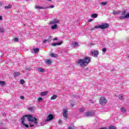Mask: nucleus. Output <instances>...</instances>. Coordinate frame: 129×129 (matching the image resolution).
Masks as SVG:
<instances>
[{
  "mask_svg": "<svg viewBox=\"0 0 129 129\" xmlns=\"http://www.w3.org/2000/svg\"><path fill=\"white\" fill-rule=\"evenodd\" d=\"M25 117H27L28 121H31V122H34L35 124H38V119L35 117H33L32 115H25L23 116L21 118V123L24 125L26 127H29V125L25 123Z\"/></svg>",
  "mask_w": 129,
  "mask_h": 129,
  "instance_id": "obj_1",
  "label": "nucleus"
},
{
  "mask_svg": "<svg viewBox=\"0 0 129 129\" xmlns=\"http://www.w3.org/2000/svg\"><path fill=\"white\" fill-rule=\"evenodd\" d=\"M90 57L86 56L84 59H78L77 64L80 65V66H81V67H86L87 64H89V63H90Z\"/></svg>",
  "mask_w": 129,
  "mask_h": 129,
  "instance_id": "obj_2",
  "label": "nucleus"
},
{
  "mask_svg": "<svg viewBox=\"0 0 129 129\" xmlns=\"http://www.w3.org/2000/svg\"><path fill=\"white\" fill-rule=\"evenodd\" d=\"M107 103V99L104 97H101L99 100V104L101 105H106Z\"/></svg>",
  "mask_w": 129,
  "mask_h": 129,
  "instance_id": "obj_3",
  "label": "nucleus"
},
{
  "mask_svg": "<svg viewBox=\"0 0 129 129\" xmlns=\"http://www.w3.org/2000/svg\"><path fill=\"white\" fill-rule=\"evenodd\" d=\"M109 27V24L108 23H103L102 25H101V30H104L107 29Z\"/></svg>",
  "mask_w": 129,
  "mask_h": 129,
  "instance_id": "obj_4",
  "label": "nucleus"
},
{
  "mask_svg": "<svg viewBox=\"0 0 129 129\" xmlns=\"http://www.w3.org/2000/svg\"><path fill=\"white\" fill-rule=\"evenodd\" d=\"M53 119L54 115H53L52 114H49L45 120V121H50V120H52Z\"/></svg>",
  "mask_w": 129,
  "mask_h": 129,
  "instance_id": "obj_5",
  "label": "nucleus"
},
{
  "mask_svg": "<svg viewBox=\"0 0 129 129\" xmlns=\"http://www.w3.org/2000/svg\"><path fill=\"white\" fill-rule=\"evenodd\" d=\"M62 115L63 117H64L65 119H67L68 118V115L67 114V109H63Z\"/></svg>",
  "mask_w": 129,
  "mask_h": 129,
  "instance_id": "obj_6",
  "label": "nucleus"
},
{
  "mask_svg": "<svg viewBox=\"0 0 129 129\" xmlns=\"http://www.w3.org/2000/svg\"><path fill=\"white\" fill-rule=\"evenodd\" d=\"M93 113L91 111H88L85 113V116H92Z\"/></svg>",
  "mask_w": 129,
  "mask_h": 129,
  "instance_id": "obj_7",
  "label": "nucleus"
},
{
  "mask_svg": "<svg viewBox=\"0 0 129 129\" xmlns=\"http://www.w3.org/2000/svg\"><path fill=\"white\" fill-rule=\"evenodd\" d=\"M59 23V20L57 19H54L53 21H50L49 22L50 25H53V24H58Z\"/></svg>",
  "mask_w": 129,
  "mask_h": 129,
  "instance_id": "obj_8",
  "label": "nucleus"
},
{
  "mask_svg": "<svg viewBox=\"0 0 129 129\" xmlns=\"http://www.w3.org/2000/svg\"><path fill=\"white\" fill-rule=\"evenodd\" d=\"M63 43V41H60L58 43H53L51 44V46H60V45H62V43Z\"/></svg>",
  "mask_w": 129,
  "mask_h": 129,
  "instance_id": "obj_9",
  "label": "nucleus"
},
{
  "mask_svg": "<svg viewBox=\"0 0 129 129\" xmlns=\"http://www.w3.org/2000/svg\"><path fill=\"white\" fill-rule=\"evenodd\" d=\"M35 9L36 10H45V8L38 6L37 5L35 6Z\"/></svg>",
  "mask_w": 129,
  "mask_h": 129,
  "instance_id": "obj_10",
  "label": "nucleus"
},
{
  "mask_svg": "<svg viewBox=\"0 0 129 129\" xmlns=\"http://www.w3.org/2000/svg\"><path fill=\"white\" fill-rule=\"evenodd\" d=\"M21 75V73L20 72H15L14 74V77H18Z\"/></svg>",
  "mask_w": 129,
  "mask_h": 129,
  "instance_id": "obj_11",
  "label": "nucleus"
},
{
  "mask_svg": "<svg viewBox=\"0 0 129 129\" xmlns=\"http://www.w3.org/2000/svg\"><path fill=\"white\" fill-rule=\"evenodd\" d=\"M45 63L47 65H51L52 64V60L51 59H47L45 61Z\"/></svg>",
  "mask_w": 129,
  "mask_h": 129,
  "instance_id": "obj_12",
  "label": "nucleus"
},
{
  "mask_svg": "<svg viewBox=\"0 0 129 129\" xmlns=\"http://www.w3.org/2000/svg\"><path fill=\"white\" fill-rule=\"evenodd\" d=\"M91 54H92L93 55H95V56H97V55H98L99 54V52L97 50H94L91 52Z\"/></svg>",
  "mask_w": 129,
  "mask_h": 129,
  "instance_id": "obj_13",
  "label": "nucleus"
},
{
  "mask_svg": "<svg viewBox=\"0 0 129 129\" xmlns=\"http://www.w3.org/2000/svg\"><path fill=\"white\" fill-rule=\"evenodd\" d=\"M120 14V11H116V10H114L113 11V15H118V14Z\"/></svg>",
  "mask_w": 129,
  "mask_h": 129,
  "instance_id": "obj_14",
  "label": "nucleus"
},
{
  "mask_svg": "<svg viewBox=\"0 0 129 129\" xmlns=\"http://www.w3.org/2000/svg\"><path fill=\"white\" fill-rule=\"evenodd\" d=\"M12 7H13V6H12V5H8L7 6H5V10H10V9H12Z\"/></svg>",
  "mask_w": 129,
  "mask_h": 129,
  "instance_id": "obj_15",
  "label": "nucleus"
},
{
  "mask_svg": "<svg viewBox=\"0 0 129 129\" xmlns=\"http://www.w3.org/2000/svg\"><path fill=\"white\" fill-rule=\"evenodd\" d=\"M48 94L47 91H44L41 93L40 95L41 96H45V95H47Z\"/></svg>",
  "mask_w": 129,
  "mask_h": 129,
  "instance_id": "obj_16",
  "label": "nucleus"
},
{
  "mask_svg": "<svg viewBox=\"0 0 129 129\" xmlns=\"http://www.w3.org/2000/svg\"><path fill=\"white\" fill-rule=\"evenodd\" d=\"M50 28L52 30H55V29H57V28H58V25H57V24H54V25L51 26Z\"/></svg>",
  "mask_w": 129,
  "mask_h": 129,
  "instance_id": "obj_17",
  "label": "nucleus"
},
{
  "mask_svg": "<svg viewBox=\"0 0 129 129\" xmlns=\"http://www.w3.org/2000/svg\"><path fill=\"white\" fill-rule=\"evenodd\" d=\"M57 97H58V96L57 95H53V96L51 97L50 100H54L56 99V98H57Z\"/></svg>",
  "mask_w": 129,
  "mask_h": 129,
  "instance_id": "obj_18",
  "label": "nucleus"
},
{
  "mask_svg": "<svg viewBox=\"0 0 129 129\" xmlns=\"http://www.w3.org/2000/svg\"><path fill=\"white\" fill-rule=\"evenodd\" d=\"M91 18L96 19V18H97V17H98V15H97V14H93L91 15Z\"/></svg>",
  "mask_w": 129,
  "mask_h": 129,
  "instance_id": "obj_19",
  "label": "nucleus"
},
{
  "mask_svg": "<svg viewBox=\"0 0 129 129\" xmlns=\"http://www.w3.org/2000/svg\"><path fill=\"white\" fill-rule=\"evenodd\" d=\"M58 55L57 54H55L53 53H51L50 54V57H52V58H56V57H57Z\"/></svg>",
  "mask_w": 129,
  "mask_h": 129,
  "instance_id": "obj_20",
  "label": "nucleus"
},
{
  "mask_svg": "<svg viewBox=\"0 0 129 129\" xmlns=\"http://www.w3.org/2000/svg\"><path fill=\"white\" fill-rule=\"evenodd\" d=\"M51 36H49V40H43V43H46V42H51Z\"/></svg>",
  "mask_w": 129,
  "mask_h": 129,
  "instance_id": "obj_21",
  "label": "nucleus"
},
{
  "mask_svg": "<svg viewBox=\"0 0 129 129\" xmlns=\"http://www.w3.org/2000/svg\"><path fill=\"white\" fill-rule=\"evenodd\" d=\"M125 14H126V10H124L122 12L121 17H123V16H125Z\"/></svg>",
  "mask_w": 129,
  "mask_h": 129,
  "instance_id": "obj_22",
  "label": "nucleus"
},
{
  "mask_svg": "<svg viewBox=\"0 0 129 129\" xmlns=\"http://www.w3.org/2000/svg\"><path fill=\"white\" fill-rule=\"evenodd\" d=\"M121 111H122V112H126V110H125V108H124V107H122L120 108Z\"/></svg>",
  "mask_w": 129,
  "mask_h": 129,
  "instance_id": "obj_23",
  "label": "nucleus"
},
{
  "mask_svg": "<svg viewBox=\"0 0 129 129\" xmlns=\"http://www.w3.org/2000/svg\"><path fill=\"white\" fill-rule=\"evenodd\" d=\"M38 71H39V72H42V73L45 72V70H44V69L42 68H38Z\"/></svg>",
  "mask_w": 129,
  "mask_h": 129,
  "instance_id": "obj_24",
  "label": "nucleus"
},
{
  "mask_svg": "<svg viewBox=\"0 0 129 129\" xmlns=\"http://www.w3.org/2000/svg\"><path fill=\"white\" fill-rule=\"evenodd\" d=\"M6 84V82L5 81H0V85L2 86H4Z\"/></svg>",
  "mask_w": 129,
  "mask_h": 129,
  "instance_id": "obj_25",
  "label": "nucleus"
},
{
  "mask_svg": "<svg viewBox=\"0 0 129 129\" xmlns=\"http://www.w3.org/2000/svg\"><path fill=\"white\" fill-rule=\"evenodd\" d=\"M119 99H120V100H124V98H123V96H122V95L121 94L119 95Z\"/></svg>",
  "mask_w": 129,
  "mask_h": 129,
  "instance_id": "obj_26",
  "label": "nucleus"
},
{
  "mask_svg": "<svg viewBox=\"0 0 129 129\" xmlns=\"http://www.w3.org/2000/svg\"><path fill=\"white\" fill-rule=\"evenodd\" d=\"M109 129H116L115 128V126H113V125H110L108 127Z\"/></svg>",
  "mask_w": 129,
  "mask_h": 129,
  "instance_id": "obj_27",
  "label": "nucleus"
},
{
  "mask_svg": "<svg viewBox=\"0 0 129 129\" xmlns=\"http://www.w3.org/2000/svg\"><path fill=\"white\" fill-rule=\"evenodd\" d=\"M94 29H101V25H97L95 26Z\"/></svg>",
  "mask_w": 129,
  "mask_h": 129,
  "instance_id": "obj_28",
  "label": "nucleus"
},
{
  "mask_svg": "<svg viewBox=\"0 0 129 129\" xmlns=\"http://www.w3.org/2000/svg\"><path fill=\"white\" fill-rule=\"evenodd\" d=\"M28 109H29V111H34V107H30L28 108Z\"/></svg>",
  "mask_w": 129,
  "mask_h": 129,
  "instance_id": "obj_29",
  "label": "nucleus"
},
{
  "mask_svg": "<svg viewBox=\"0 0 129 129\" xmlns=\"http://www.w3.org/2000/svg\"><path fill=\"white\" fill-rule=\"evenodd\" d=\"M84 109L83 108H80L79 109L80 112H84Z\"/></svg>",
  "mask_w": 129,
  "mask_h": 129,
  "instance_id": "obj_30",
  "label": "nucleus"
},
{
  "mask_svg": "<svg viewBox=\"0 0 129 129\" xmlns=\"http://www.w3.org/2000/svg\"><path fill=\"white\" fill-rule=\"evenodd\" d=\"M68 129H75V127L74 126L70 125L69 126Z\"/></svg>",
  "mask_w": 129,
  "mask_h": 129,
  "instance_id": "obj_31",
  "label": "nucleus"
},
{
  "mask_svg": "<svg viewBox=\"0 0 129 129\" xmlns=\"http://www.w3.org/2000/svg\"><path fill=\"white\" fill-rule=\"evenodd\" d=\"M34 53H38L39 51V48H35L33 50Z\"/></svg>",
  "mask_w": 129,
  "mask_h": 129,
  "instance_id": "obj_32",
  "label": "nucleus"
},
{
  "mask_svg": "<svg viewBox=\"0 0 129 129\" xmlns=\"http://www.w3.org/2000/svg\"><path fill=\"white\" fill-rule=\"evenodd\" d=\"M43 100V98H42V97H38V101H39V102L42 101Z\"/></svg>",
  "mask_w": 129,
  "mask_h": 129,
  "instance_id": "obj_33",
  "label": "nucleus"
},
{
  "mask_svg": "<svg viewBox=\"0 0 129 129\" xmlns=\"http://www.w3.org/2000/svg\"><path fill=\"white\" fill-rule=\"evenodd\" d=\"M107 4V2H102V3H101V5L102 6H106V4Z\"/></svg>",
  "mask_w": 129,
  "mask_h": 129,
  "instance_id": "obj_34",
  "label": "nucleus"
},
{
  "mask_svg": "<svg viewBox=\"0 0 129 129\" xmlns=\"http://www.w3.org/2000/svg\"><path fill=\"white\" fill-rule=\"evenodd\" d=\"M73 46H74V47H76V46H77V45H78V42H75L74 43H73Z\"/></svg>",
  "mask_w": 129,
  "mask_h": 129,
  "instance_id": "obj_35",
  "label": "nucleus"
},
{
  "mask_svg": "<svg viewBox=\"0 0 129 129\" xmlns=\"http://www.w3.org/2000/svg\"><path fill=\"white\" fill-rule=\"evenodd\" d=\"M0 32H1V33H3L4 32H5V29L1 28V29H0Z\"/></svg>",
  "mask_w": 129,
  "mask_h": 129,
  "instance_id": "obj_36",
  "label": "nucleus"
},
{
  "mask_svg": "<svg viewBox=\"0 0 129 129\" xmlns=\"http://www.w3.org/2000/svg\"><path fill=\"white\" fill-rule=\"evenodd\" d=\"M20 83H21L22 84H24V83H25V81L23 79L21 80Z\"/></svg>",
  "mask_w": 129,
  "mask_h": 129,
  "instance_id": "obj_37",
  "label": "nucleus"
},
{
  "mask_svg": "<svg viewBox=\"0 0 129 129\" xmlns=\"http://www.w3.org/2000/svg\"><path fill=\"white\" fill-rule=\"evenodd\" d=\"M62 123V120H59L58 121V124H61Z\"/></svg>",
  "mask_w": 129,
  "mask_h": 129,
  "instance_id": "obj_38",
  "label": "nucleus"
},
{
  "mask_svg": "<svg viewBox=\"0 0 129 129\" xmlns=\"http://www.w3.org/2000/svg\"><path fill=\"white\" fill-rule=\"evenodd\" d=\"M14 41H15L16 42H18V41H19V38L16 37L15 38H14Z\"/></svg>",
  "mask_w": 129,
  "mask_h": 129,
  "instance_id": "obj_39",
  "label": "nucleus"
},
{
  "mask_svg": "<svg viewBox=\"0 0 129 129\" xmlns=\"http://www.w3.org/2000/svg\"><path fill=\"white\" fill-rule=\"evenodd\" d=\"M102 51L104 52H106V48H103L102 49Z\"/></svg>",
  "mask_w": 129,
  "mask_h": 129,
  "instance_id": "obj_40",
  "label": "nucleus"
},
{
  "mask_svg": "<svg viewBox=\"0 0 129 129\" xmlns=\"http://www.w3.org/2000/svg\"><path fill=\"white\" fill-rule=\"evenodd\" d=\"M20 98L21 99H25V97H24L23 96H21Z\"/></svg>",
  "mask_w": 129,
  "mask_h": 129,
  "instance_id": "obj_41",
  "label": "nucleus"
},
{
  "mask_svg": "<svg viewBox=\"0 0 129 129\" xmlns=\"http://www.w3.org/2000/svg\"><path fill=\"white\" fill-rule=\"evenodd\" d=\"M71 106H72V107H74V105H75V103H71Z\"/></svg>",
  "mask_w": 129,
  "mask_h": 129,
  "instance_id": "obj_42",
  "label": "nucleus"
},
{
  "mask_svg": "<svg viewBox=\"0 0 129 129\" xmlns=\"http://www.w3.org/2000/svg\"><path fill=\"white\" fill-rule=\"evenodd\" d=\"M89 102H91V103H92V104L94 103L93 102V101H92V100H89Z\"/></svg>",
  "mask_w": 129,
  "mask_h": 129,
  "instance_id": "obj_43",
  "label": "nucleus"
},
{
  "mask_svg": "<svg viewBox=\"0 0 129 129\" xmlns=\"http://www.w3.org/2000/svg\"><path fill=\"white\" fill-rule=\"evenodd\" d=\"M50 8L51 9H53V8H55V6H54V5H52V6H51L50 7Z\"/></svg>",
  "mask_w": 129,
  "mask_h": 129,
  "instance_id": "obj_44",
  "label": "nucleus"
},
{
  "mask_svg": "<svg viewBox=\"0 0 129 129\" xmlns=\"http://www.w3.org/2000/svg\"><path fill=\"white\" fill-rule=\"evenodd\" d=\"M30 127H33V126H34V124H30Z\"/></svg>",
  "mask_w": 129,
  "mask_h": 129,
  "instance_id": "obj_45",
  "label": "nucleus"
},
{
  "mask_svg": "<svg viewBox=\"0 0 129 129\" xmlns=\"http://www.w3.org/2000/svg\"><path fill=\"white\" fill-rule=\"evenodd\" d=\"M0 20L3 21V16H0Z\"/></svg>",
  "mask_w": 129,
  "mask_h": 129,
  "instance_id": "obj_46",
  "label": "nucleus"
},
{
  "mask_svg": "<svg viewBox=\"0 0 129 129\" xmlns=\"http://www.w3.org/2000/svg\"><path fill=\"white\" fill-rule=\"evenodd\" d=\"M58 40V39H57V38H54L53 39V41H57Z\"/></svg>",
  "mask_w": 129,
  "mask_h": 129,
  "instance_id": "obj_47",
  "label": "nucleus"
},
{
  "mask_svg": "<svg viewBox=\"0 0 129 129\" xmlns=\"http://www.w3.org/2000/svg\"><path fill=\"white\" fill-rule=\"evenodd\" d=\"M99 129H107V128L104 127L100 128Z\"/></svg>",
  "mask_w": 129,
  "mask_h": 129,
  "instance_id": "obj_48",
  "label": "nucleus"
},
{
  "mask_svg": "<svg viewBox=\"0 0 129 129\" xmlns=\"http://www.w3.org/2000/svg\"><path fill=\"white\" fill-rule=\"evenodd\" d=\"M42 1H47V2H52V0H42Z\"/></svg>",
  "mask_w": 129,
  "mask_h": 129,
  "instance_id": "obj_49",
  "label": "nucleus"
},
{
  "mask_svg": "<svg viewBox=\"0 0 129 129\" xmlns=\"http://www.w3.org/2000/svg\"><path fill=\"white\" fill-rule=\"evenodd\" d=\"M93 20L92 19H90L89 22H92Z\"/></svg>",
  "mask_w": 129,
  "mask_h": 129,
  "instance_id": "obj_50",
  "label": "nucleus"
},
{
  "mask_svg": "<svg viewBox=\"0 0 129 129\" xmlns=\"http://www.w3.org/2000/svg\"><path fill=\"white\" fill-rule=\"evenodd\" d=\"M3 115H6V113H4L3 114Z\"/></svg>",
  "mask_w": 129,
  "mask_h": 129,
  "instance_id": "obj_51",
  "label": "nucleus"
},
{
  "mask_svg": "<svg viewBox=\"0 0 129 129\" xmlns=\"http://www.w3.org/2000/svg\"><path fill=\"white\" fill-rule=\"evenodd\" d=\"M127 57H128V58H129V55H128Z\"/></svg>",
  "mask_w": 129,
  "mask_h": 129,
  "instance_id": "obj_52",
  "label": "nucleus"
}]
</instances>
